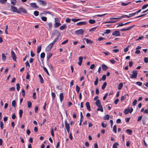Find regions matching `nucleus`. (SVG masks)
<instances>
[{
	"label": "nucleus",
	"instance_id": "obj_58",
	"mask_svg": "<svg viewBox=\"0 0 148 148\" xmlns=\"http://www.w3.org/2000/svg\"><path fill=\"white\" fill-rule=\"evenodd\" d=\"M0 125L1 129L2 130L3 128V123L2 121L0 122Z\"/></svg>",
	"mask_w": 148,
	"mask_h": 148
},
{
	"label": "nucleus",
	"instance_id": "obj_47",
	"mask_svg": "<svg viewBox=\"0 0 148 148\" xmlns=\"http://www.w3.org/2000/svg\"><path fill=\"white\" fill-rule=\"evenodd\" d=\"M97 28V27H96L93 28H92L90 29L89 30L90 32H94L95 31Z\"/></svg>",
	"mask_w": 148,
	"mask_h": 148
},
{
	"label": "nucleus",
	"instance_id": "obj_30",
	"mask_svg": "<svg viewBox=\"0 0 148 148\" xmlns=\"http://www.w3.org/2000/svg\"><path fill=\"white\" fill-rule=\"evenodd\" d=\"M38 77L40 79V82L41 83H43L44 82V81L43 78L40 75H38Z\"/></svg>",
	"mask_w": 148,
	"mask_h": 148
},
{
	"label": "nucleus",
	"instance_id": "obj_9",
	"mask_svg": "<svg viewBox=\"0 0 148 148\" xmlns=\"http://www.w3.org/2000/svg\"><path fill=\"white\" fill-rule=\"evenodd\" d=\"M53 32L54 33L52 34V36L56 35L57 36V37H59L60 36V33L58 30H55Z\"/></svg>",
	"mask_w": 148,
	"mask_h": 148
},
{
	"label": "nucleus",
	"instance_id": "obj_1",
	"mask_svg": "<svg viewBox=\"0 0 148 148\" xmlns=\"http://www.w3.org/2000/svg\"><path fill=\"white\" fill-rule=\"evenodd\" d=\"M60 19L58 18H55V24L54 26L55 28H57L61 25L60 23Z\"/></svg>",
	"mask_w": 148,
	"mask_h": 148
},
{
	"label": "nucleus",
	"instance_id": "obj_59",
	"mask_svg": "<svg viewBox=\"0 0 148 148\" xmlns=\"http://www.w3.org/2000/svg\"><path fill=\"white\" fill-rule=\"evenodd\" d=\"M118 26H117L116 27H119V26H122L123 25H124V23H119L118 24Z\"/></svg>",
	"mask_w": 148,
	"mask_h": 148
},
{
	"label": "nucleus",
	"instance_id": "obj_36",
	"mask_svg": "<svg viewBox=\"0 0 148 148\" xmlns=\"http://www.w3.org/2000/svg\"><path fill=\"white\" fill-rule=\"evenodd\" d=\"M11 3L13 5H15L16 2V0H10Z\"/></svg>",
	"mask_w": 148,
	"mask_h": 148
},
{
	"label": "nucleus",
	"instance_id": "obj_25",
	"mask_svg": "<svg viewBox=\"0 0 148 148\" xmlns=\"http://www.w3.org/2000/svg\"><path fill=\"white\" fill-rule=\"evenodd\" d=\"M2 59L3 61H5L6 59V57L4 53L2 54Z\"/></svg>",
	"mask_w": 148,
	"mask_h": 148
},
{
	"label": "nucleus",
	"instance_id": "obj_18",
	"mask_svg": "<svg viewBox=\"0 0 148 148\" xmlns=\"http://www.w3.org/2000/svg\"><path fill=\"white\" fill-rule=\"evenodd\" d=\"M52 53H48L47 55V60H49V59L52 57Z\"/></svg>",
	"mask_w": 148,
	"mask_h": 148
},
{
	"label": "nucleus",
	"instance_id": "obj_15",
	"mask_svg": "<svg viewBox=\"0 0 148 148\" xmlns=\"http://www.w3.org/2000/svg\"><path fill=\"white\" fill-rule=\"evenodd\" d=\"M83 57H80L79 58V61L78 62V64L81 66L82 64V62Z\"/></svg>",
	"mask_w": 148,
	"mask_h": 148
},
{
	"label": "nucleus",
	"instance_id": "obj_46",
	"mask_svg": "<svg viewBox=\"0 0 148 148\" xmlns=\"http://www.w3.org/2000/svg\"><path fill=\"white\" fill-rule=\"evenodd\" d=\"M148 6V4H145L142 6V10H144L147 8Z\"/></svg>",
	"mask_w": 148,
	"mask_h": 148
},
{
	"label": "nucleus",
	"instance_id": "obj_16",
	"mask_svg": "<svg viewBox=\"0 0 148 148\" xmlns=\"http://www.w3.org/2000/svg\"><path fill=\"white\" fill-rule=\"evenodd\" d=\"M84 40L87 44H92L93 42L92 41L90 40L88 38H85Z\"/></svg>",
	"mask_w": 148,
	"mask_h": 148
},
{
	"label": "nucleus",
	"instance_id": "obj_56",
	"mask_svg": "<svg viewBox=\"0 0 148 148\" xmlns=\"http://www.w3.org/2000/svg\"><path fill=\"white\" fill-rule=\"evenodd\" d=\"M101 126L105 128L107 126V124L106 123H101Z\"/></svg>",
	"mask_w": 148,
	"mask_h": 148
},
{
	"label": "nucleus",
	"instance_id": "obj_45",
	"mask_svg": "<svg viewBox=\"0 0 148 148\" xmlns=\"http://www.w3.org/2000/svg\"><path fill=\"white\" fill-rule=\"evenodd\" d=\"M58 39H59V37H57L56 38H55V39L53 41V42H52L51 43H53V45L56 42L58 41Z\"/></svg>",
	"mask_w": 148,
	"mask_h": 148
},
{
	"label": "nucleus",
	"instance_id": "obj_50",
	"mask_svg": "<svg viewBox=\"0 0 148 148\" xmlns=\"http://www.w3.org/2000/svg\"><path fill=\"white\" fill-rule=\"evenodd\" d=\"M107 85V83L106 82L104 83L102 87V88L103 89H104L106 87Z\"/></svg>",
	"mask_w": 148,
	"mask_h": 148
},
{
	"label": "nucleus",
	"instance_id": "obj_5",
	"mask_svg": "<svg viewBox=\"0 0 148 148\" xmlns=\"http://www.w3.org/2000/svg\"><path fill=\"white\" fill-rule=\"evenodd\" d=\"M22 12L25 13H27V12L26 10L25 9L22 7H20L19 8V10H18L17 13L19 14H21Z\"/></svg>",
	"mask_w": 148,
	"mask_h": 148
},
{
	"label": "nucleus",
	"instance_id": "obj_4",
	"mask_svg": "<svg viewBox=\"0 0 148 148\" xmlns=\"http://www.w3.org/2000/svg\"><path fill=\"white\" fill-rule=\"evenodd\" d=\"M133 109L131 107L130 109L129 108H127L125 109L124 110V113L125 114H127L128 113L130 112L131 113L133 111Z\"/></svg>",
	"mask_w": 148,
	"mask_h": 148
},
{
	"label": "nucleus",
	"instance_id": "obj_19",
	"mask_svg": "<svg viewBox=\"0 0 148 148\" xmlns=\"http://www.w3.org/2000/svg\"><path fill=\"white\" fill-rule=\"evenodd\" d=\"M95 104L97 107H99L101 106V103L99 99L97 100L95 102Z\"/></svg>",
	"mask_w": 148,
	"mask_h": 148
},
{
	"label": "nucleus",
	"instance_id": "obj_10",
	"mask_svg": "<svg viewBox=\"0 0 148 148\" xmlns=\"http://www.w3.org/2000/svg\"><path fill=\"white\" fill-rule=\"evenodd\" d=\"M112 35L113 36H119L120 35V33L119 31H116L112 33Z\"/></svg>",
	"mask_w": 148,
	"mask_h": 148
},
{
	"label": "nucleus",
	"instance_id": "obj_63",
	"mask_svg": "<svg viewBox=\"0 0 148 148\" xmlns=\"http://www.w3.org/2000/svg\"><path fill=\"white\" fill-rule=\"evenodd\" d=\"M7 0H0V2L2 4H5Z\"/></svg>",
	"mask_w": 148,
	"mask_h": 148
},
{
	"label": "nucleus",
	"instance_id": "obj_3",
	"mask_svg": "<svg viewBox=\"0 0 148 148\" xmlns=\"http://www.w3.org/2000/svg\"><path fill=\"white\" fill-rule=\"evenodd\" d=\"M84 30L82 29H80L75 31V33L77 35L82 34L84 32Z\"/></svg>",
	"mask_w": 148,
	"mask_h": 148
},
{
	"label": "nucleus",
	"instance_id": "obj_24",
	"mask_svg": "<svg viewBox=\"0 0 148 148\" xmlns=\"http://www.w3.org/2000/svg\"><path fill=\"white\" fill-rule=\"evenodd\" d=\"M81 20V19H79V18H73L71 19V20L74 22H76L78 21H80Z\"/></svg>",
	"mask_w": 148,
	"mask_h": 148
},
{
	"label": "nucleus",
	"instance_id": "obj_61",
	"mask_svg": "<svg viewBox=\"0 0 148 148\" xmlns=\"http://www.w3.org/2000/svg\"><path fill=\"white\" fill-rule=\"evenodd\" d=\"M144 62L145 63H147L148 62V58L145 57L144 58Z\"/></svg>",
	"mask_w": 148,
	"mask_h": 148
},
{
	"label": "nucleus",
	"instance_id": "obj_34",
	"mask_svg": "<svg viewBox=\"0 0 148 148\" xmlns=\"http://www.w3.org/2000/svg\"><path fill=\"white\" fill-rule=\"evenodd\" d=\"M88 22L90 24H92L95 23L96 21L94 20L90 19L89 20Z\"/></svg>",
	"mask_w": 148,
	"mask_h": 148
},
{
	"label": "nucleus",
	"instance_id": "obj_11",
	"mask_svg": "<svg viewBox=\"0 0 148 148\" xmlns=\"http://www.w3.org/2000/svg\"><path fill=\"white\" fill-rule=\"evenodd\" d=\"M11 10L12 12H16L17 13L18 10L17 8L13 6L12 5L11 6Z\"/></svg>",
	"mask_w": 148,
	"mask_h": 148
},
{
	"label": "nucleus",
	"instance_id": "obj_40",
	"mask_svg": "<svg viewBox=\"0 0 148 148\" xmlns=\"http://www.w3.org/2000/svg\"><path fill=\"white\" fill-rule=\"evenodd\" d=\"M45 56V53L44 52H42L41 53L40 56V58H44Z\"/></svg>",
	"mask_w": 148,
	"mask_h": 148
},
{
	"label": "nucleus",
	"instance_id": "obj_7",
	"mask_svg": "<svg viewBox=\"0 0 148 148\" xmlns=\"http://www.w3.org/2000/svg\"><path fill=\"white\" fill-rule=\"evenodd\" d=\"M53 46V43H50L46 48L45 51L46 52L49 51L52 48Z\"/></svg>",
	"mask_w": 148,
	"mask_h": 148
},
{
	"label": "nucleus",
	"instance_id": "obj_29",
	"mask_svg": "<svg viewBox=\"0 0 148 148\" xmlns=\"http://www.w3.org/2000/svg\"><path fill=\"white\" fill-rule=\"evenodd\" d=\"M98 107V108L97 109V111H100L102 112H103V109L102 106Z\"/></svg>",
	"mask_w": 148,
	"mask_h": 148
},
{
	"label": "nucleus",
	"instance_id": "obj_49",
	"mask_svg": "<svg viewBox=\"0 0 148 148\" xmlns=\"http://www.w3.org/2000/svg\"><path fill=\"white\" fill-rule=\"evenodd\" d=\"M16 101L15 100H13L12 101V105L13 107H15L16 106Z\"/></svg>",
	"mask_w": 148,
	"mask_h": 148
},
{
	"label": "nucleus",
	"instance_id": "obj_48",
	"mask_svg": "<svg viewBox=\"0 0 148 148\" xmlns=\"http://www.w3.org/2000/svg\"><path fill=\"white\" fill-rule=\"evenodd\" d=\"M130 2H127L126 3H124L123 2H122L121 4L123 6H126L128 5V4H130Z\"/></svg>",
	"mask_w": 148,
	"mask_h": 148
},
{
	"label": "nucleus",
	"instance_id": "obj_13",
	"mask_svg": "<svg viewBox=\"0 0 148 148\" xmlns=\"http://www.w3.org/2000/svg\"><path fill=\"white\" fill-rule=\"evenodd\" d=\"M30 5L31 7L33 8H38L36 3H30Z\"/></svg>",
	"mask_w": 148,
	"mask_h": 148
},
{
	"label": "nucleus",
	"instance_id": "obj_43",
	"mask_svg": "<svg viewBox=\"0 0 148 148\" xmlns=\"http://www.w3.org/2000/svg\"><path fill=\"white\" fill-rule=\"evenodd\" d=\"M49 27V29H51L52 27V23L51 22L49 23L48 24Z\"/></svg>",
	"mask_w": 148,
	"mask_h": 148
},
{
	"label": "nucleus",
	"instance_id": "obj_35",
	"mask_svg": "<svg viewBox=\"0 0 148 148\" xmlns=\"http://www.w3.org/2000/svg\"><path fill=\"white\" fill-rule=\"evenodd\" d=\"M27 103L28 105V107L29 108H31L32 107V103L30 101H27Z\"/></svg>",
	"mask_w": 148,
	"mask_h": 148
},
{
	"label": "nucleus",
	"instance_id": "obj_27",
	"mask_svg": "<svg viewBox=\"0 0 148 148\" xmlns=\"http://www.w3.org/2000/svg\"><path fill=\"white\" fill-rule=\"evenodd\" d=\"M109 116L108 114H106L103 117V119L104 120H108L109 119Z\"/></svg>",
	"mask_w": 148,
	"mask_h": 148
},
{
	"label": "nucleus",
	"instance_id": "obj_53",
	"mask_svg": "<svg viewBox=\"0 0 148 148\" xmlns=\"http://www.w3.org/2000/svg\"><path fill=\"white\" fill-rule=\"evenodd\" d=\"M41 19L43 21H46L47 20V18L45 16H42L41 18Z\"/></svg>",
	"mask_w": 148,
	"mask_h": 148
},
{
	"label": "nucleus",
	"instance_id": "obj_60",
	"mask_svg": "<svg viewBox=\"0 0 148 148\" xmlns=\"http://www.w3.org/2000/svg\"><path fill=\"white\" fill-rule=\"evenodd\" d=\"M110 32V30L109 29H106L105 30L104 33L105 34H109Z\"/></svg>",
	"mask_w": 148,
	"mask_h": 148
},
{
	"label": "nucleus",
	"instance_id": "obj_52",
	"mask_svg": "<svg viewBox=\"0 0 148 148\" xmlns=\"http://www.w3.org/2000/svg\"><path fill=\"white\" fill-rule=\"evenodd\" d=\"M16 89L18 91L19 90L20 88V86L19 84L18 83L17 84H16Z\"/></svg>",
	"mask_w": 148,
	"mask_h": 148
},
{
	"label": "nucleus",
	"instance_id": "obj_17",
	"mask_svg": "<svg viewBox=\"0 0 148 148\" xmlns=\"http://www.w3.org/2000/svg\"><path fill=\"white\" fill-rule=\"evenodd\" d=\"M64 95L62 93H61L59 95V98L60 99V101L61 102H62L63 99L64 98Z\"/></svg>",
	"mask_w": 148,
	"mask_h": 148
},
{
	"label": "nucleus",
	"instance_id": "obj_14",
	"mask_svg": "<svg viewBox=\"0 0 148 148\" xmlns=\"http://www.w3.org/2000/svg\"><path fill=\"white\" fill-rule=\"evenodd\" d=\"M86 106L88 110L89 111H90L91 110V109L89 103L88 102H86Z\"/></svg>",
	"mask_w": 148,
	"mask_h": 148
},
{
	"label": "nucleus",
	"instance_id": "obj_26",
	"mask_svg": "<svg viewBox=\"0 0 148 148\" xmlns=\"http://www.w3.org/2000/svg\"><path fill=\"white\" fill-rule=\"evenodd\" d=\"M123 86V84L122 83H120L118 85V89L119 90H121Z\"/></svg>",
	"mask_w": 148,
	"mask_h": 148
},
{
	"label": "nucleus",
	"instance_id": "obj_55",
	"mask_svg": "<svg viewBox=\"0 0 148 148\" xmlns=\"http://www.w3.org/2000/svg\"><path fill=\"white\" fill-rule=\"evenodd\" d=\"M68 42V39L66 40H65L62 43L61 45H63L67 43Z\"/></svg>",
	"mask_w": 148,
	"mask_h": 148
},
{
	"label": "nucleus",
	"instance_id": "obj_21",
	"mask_svg": "<svg viewBox=\"0 0 148 148\" xmlns=\"http://www.w3.org/2000/svg\"><path fill=\"white\" fill-rule=\"evenodd\" d=\"M66 25L65 24H64L60 27V29L61 30H63L66 29Z\"/></svg>",
	"mask_w": 148,
	"mask_h": 148
},
{
	"label": "nucleus",
	"instance_id": "obj_42",
	"mask_svg": "<svg viewBox=\"0 0 148 148\" xmlns=\"http://www.w3.org/2000/svg\"><path fill=\"white\" fill-rule=\"evenodd\" d=\"M23 113V111L22 110H20L19 111V114L20 115V117L21 118L22 116V115Z\"/></svg>",
	"mask_w": 148,
	"mask_h": 148
},
{
	"label": "nucleus",
	"instance_id": "obj_23",
	"mask_svg": "<svg viewBox=\"0 0 148 148\" xmlns=\"http://www.w3.org/2000/svg\"><path fill=\"white\" fill-rule=\"evenodd\" d=\"M102 68L104 71H106L108 68V67L104 64H103L102 65Z\"/></svg>",
	"mask_w": 148,
	"mask_h": 148
},
{
	"label": "nucleus",
	"instance_id": "obj_38",
	"mask_svg": "<svg viewBox=\"0 0 148 148\" xmlns=\"http://www.w3.org/2000/svg\"><path fill=\"white\" fill-rule=\"evenodd\" d=\"M113 131L114 133H116V132H117L116 126V125H114L113 126Z\"/></svg>",
	"mask_w": 148,
	"mask_h": 148
},
{
	"label": "nucleus",
	"instance_id": "obj_12",
	"mask_svg": "<svg viewBox=\"0 0 148 148\" xmlns=\"http://www.w3.org/2000/svg\"><path fill=\"white\" fill-rule=\"evenodd\" d=\"M87 23L85 21H81L77 23L76 24L78 26L84 25L86 24Z\"/></svg>",
	"mask_w": 148,
	"mask_h": 148
},
{
	"label": "nucleus",
	"instance_id": "obj_37",
	"mask_svg": "<svg viewBox=\"0 0 148 148\" xmlns=\"http://www.w3.org/2000/svg\"><path fill=\"white\" fill-rule=\"evenodd\" d=\"M135 26L134 25H133L132 26H129L128 27H127V28L125 29V30L126 31H128L130 30L132 28L134 27Z\"/></svg>",
	"mask_w": 148,
	"mask_h": 148
},
{
	"label": "nucleus",
	"instance_id": "obj_51",
	"mask_svg": "<svg viewBox=\"0 0 148 148\" xmlns=\"http://www.w3.org/2000/svg\"><path fill=\"white\" fill-rule=\"evenodd\" d=\"M43 70H44V71L47 73V74L48 75H49V73L47 69V68L45 67H44L43 68Z\"/></svg>",
	"mask_w": 148,
	"mask_h": 148
},
{
	"label": "nucleus",
	"instance_id": "obj_44",
	"mask_svg": "<svg viewBox=\"0 0 148 148\" xmlns=\"http://www.w3.org/2000/svg\"><path fill=\"white\" fill-rule=\"evenodd\" d=\"M34 15L36 16H37L39 15V12L37 11H35L34 12Z\"/></svg>",
	"mask_w": 148,
	"mask_h": 148
},
{
	"label": "nucleus",
	"instance_id": "obj_62",
	"mask_svg": "<svg viewBox=\"0 0 148 148\" xmlns=\"http://www.w3.org/2000/svg\"><path fill=\"white\" fill-rule=\"evenodd\" d=\"M31 56L32 57H34L35 56V54L32 51H31L30 52Z\"/></svg>",
	"mask_w": 148,
	"mask_h": 148
},
{
	"label": "nucleus",
	"instance_id": "obj_31",
	"mask_svg": "<svg viewBox=\"0 0 148 148\" xmlns=\"http://www.w3.org/2000/svg\"><path fill=\"white\" fill-rule=\"evenodd\" d=\"M41 46L40 45L38 47L37 52V53H39L41 51Z\"/></svg>",
	"mask_w": 148,
	"mask_h": 148
},
{
	"label": "nucleus",
	"instance_id": "obj_32",
	"mask_svg": "<svg viewBox=\"0 0 148 148\" xmlns=\"http://www.w3.org/2000/svg\"><path fill=\"white\" fill-rule=\"evenodd\" d=\"M147 118L146 117H144L142 119V121L143 125L145 124Z\"/></svg>",
	"mask_w": 148,
	"mask_h": 148
},
{
	"label": "nucleus",
	"instance_id": "obj_20",
	"mask_svg": "<svg viewBox=\"0 0 148 148\" xmlns=\"http://www.w3.org/2000/svg\"><path fill=\"white\" fill-rule=\"evenodd\" d=\"M65 127L66 129L70 128L69 124L67 123L66 120H65Z\"/></svg>",
	"mask_w": 148,
	"mask_h": 148
},
{
	"label": "nucleus",
	"instance_id": "obj_57",
	"mask_svg": "<svg viewBox=\"0 0 148 148\" xmlns=\"http://www.w3.org/2000/svg\"><path fill=\"white\" fill-rule=\"evenodd\" d=\"M107 14H108L106 13V14H102L101 15L97 14V15H96L95 16H97V17H101V16H105V15H106Z\"/></svg>",
	"mask_w": 148,
	"mask_h": 148
},
{
	"label": "nucleus",
	"instance_id": "obj_28",
	"mask_svg": "<svg viewBox=\"0 0 148 148\" xmlns=\"http://www.w3.org/2000/svg\"><path fill=\"white\" fill-rule=\"evenodd\" d=\"M116 22V21H107L104 22H103V23H115Z\"/></svg>",
	"mask_w": 148,
	"mask_h": 148
},
{
	"label": "nucleus",
	"instance_id": "obj_33",
	"mask_svg": "<svg viewBox=\"0 0 148 148\" xmlns=\"http://www.w3.org/2000/svg\"><path fill=\"white\" fill-rule=\"evenodd\" d=\"M119 144L118 143H115L113 145L112 148H117V146H119Z\"/></svg>",
	"mask_w": 148,
	"mask_h": 148
},
{
	"label": "nucleus",
	"instance_id": "obj_64",
	"mask_svg": "<svg viewBox=\"0 0 148 148\" xmlns=\"http://www.w3.org/2000/svg\"><path fill=\"white\" fill-rule=\"evenodd\" d=\"M137 103V100H135L133 103H132L133 105L134 106H135L136 105Z\"/></svg>",
	"mask_w": 148,
	"mask_h": 148
},
{
	"label": "nucleus",
	"instance_id": "obj_54",
	"mask_svg": "<svg viewBox=\"0 0 148 148\" xmlns=\"http://www.w3.org/2000/svg\"><path fill=\"white\" fill-rule=\"evenodd\" d=\"M136 84L139 86H141L142 85V83L140 82H136Z\"/></svg>",
	"mask_w": 148,
	"mask_h": 148
},
{
	"label": "nucleus",
	"instance_id": "obj_6",
	"mask_svg": "<svg viewBox=\"0 0 148 148\" xmlns=\"http://www.w3.org/2000/svg\"><path fill=\"white\" fill-rule=\"evenodd\" d=\"M38 2H39V4L40 5L45 6L47 4V2L45 1L41 0H37Z\"/></svg>",
	"mask_w": 148,
	"mask_h": 148
},
{
	"label": "nucleus",
	"instance_id": "obj_2",
	"mask_svg": "<svg viewBox=\"0 0 148 148\" xmlns=\"http://www.w3.org/2000/svg\"><path fill=\"white\" fill-rule=\"evenodd\" d=\"M132 74L130 75V77L131 78H136L138 75V71L136 70H134L132 72Z\"/></svg>",
	"mask_w": 148,
	"mask_h": 148
},
{
	"label": "nucleus",
	"instance_id": "obj_8",
	"mask_svg": "<svg viewBox=\"0 0 148 148\" xmlns=\"http://www.w3.org/2000/svg\"><path fill=\"white\" fill-rule=\"evenodd\" d=\"M11 55L13 60L15 61H16V57L14 52L13 51H11Z\"/></svg>",
	"mask_w": 148,
	"mask_h": 148
},
{
	"label": "nucleus",
	"instance_id": "obj_22",
	"mask_svg": "<svg viewBox=\"0 0 148 148\" xmlns=\"http://www.w3.org/2000/svg\"><path fill=\"white\" fill-rule=\"evenodd\" d=\"M126 132L129 135H131L132 133V130H131L127 129L126 130Z\"/></svg>",
	"mask_w": 148,
	"mask_h": 148
},
{
	"label": "nucleus",
	"instance_id": "obj_39",
	"mask_svg": "<svg viewBox=\"0 0 148 148\" xmlns=\"http://www.w3.org/2000/svg\"><path fill=\"white\" fill-rule=\"evenodd\" d=\"M99 80L98 78L97 77H96V79L94 82V84L96 86L98 84V82Z\"/></svg>",
	"mask_w": 148,
	"mask_h": 148
},
{
	"label": "nucleus",
	"instance_id": "obj_41",
	"mask_svg": "<svg viewBox=\"0 0 148 148\" xmlns=\"http://www.w3.org/2000/svg\"><path fill=\"white\" fill-rule=\"evenodd\" d=\"M80 90V88L79 87V86L77 85L76 86V90L78 93L79 92Z\"/></svg>",
	"mask_w": 148,
	"mask_h": 148
}]
</instances>
